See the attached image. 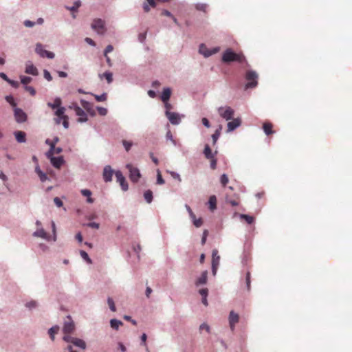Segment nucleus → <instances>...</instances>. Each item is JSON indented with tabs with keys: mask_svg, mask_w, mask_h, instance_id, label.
<instances>
[{
	"mask_svg": "<svg viewBox=\"0 0 352 352\" xmlns=\"http://www.w3.org/2000/svg\"><path fill=\"white\" fill-rule=\"evenodd\" d=\"M217 52V49H214L212 52L209 51L204 44H201L199 46V52L202 54L205 57H208L211 56L212 54L216 53Z\"/></svg>",
	"mask_w": 352,
	"mask_h": 352,
	"instance_id": "nucleus-21",
	"label": "nucleus"
},
{
	"mask_svg": "<svg viewBox=\"0 0 352 352\" xmlns=\"http://www.w3.org/2000/svg\"><path fill=\"white\" fill-rule=\"evenodd\" d=\"M207 8L208 5L205 3H197L196 5V8L200 11L206 12Z\"/></svg>",
	"mask_w": 352,
	"mask_h": 352,
	"instance_id": "nucleus-49",
	"label": "nucleus"
},
{
	"mask_svg": "<svg viewBox=\"0 0 352 352\" xmlns=\"http://www.w3.org/2000/svg\"><path fill=\"white\" fill-rule=\"evenodd\" d=\"M91 28L99 34H104L106 32L104 21L100 19H96L91 23Z\"/></svg>",
	"mask_w": 352,
	"mask_h": 352,
	"instance_id": "nucleus-6",
	"label": "nucleus"
},
{
	"mask_svg": "<svg viewBox=\"0 0 352 352\" xmlns=\"http://www.w3.org/2000/svg\"><path fill=\"white\" fill-rule=\"evenodd\" d=\"M258 74L256 72L252 70H248L245 74V80L248 81L245 85V89L254 88L258 84Z\"/></svg>",
	"mask_w": 352,
	"mask_h": 352,
	"instance_id": "nucleus-3",
	"label": "nucleus"
},
{
	"mask_svg": "<svg viewBox=\"0 0 352 352\" xmlns=\"http://www.w3.org/2000/svg\"><path fill=\"white\" fill-rule=\"evenodd\" d=\"M205 330L208 333L210 332V328L206 323H203L199 326V331H201Z\"/></svg>",
	"mask_w": 352,
	"mask_h": 352,
	"instance_id": "nucleus-52",
	"label": "nucleus"
},
{
	"mask_svg": "<svg viewBox=\"0 0 352 352\" xmlns=\"http://www.w3.org/2000/svg\"><path fill=\"white\" fill-rule=\"evenodd\" d=\"M44 77H45V79H47L48 81H50V80H52V76H51L50 73L48 71H47V70H45V71H44Z\"/></svg>",
	"mask_w": 352,
	"mask_h": 352,
	"instance_id": "nucleus-63",
	"label": "nucleus"
},
{
	"mask_svg": "<svg viewBox=\"0 0 352 352\" xmlns=\"http://www.w3.org/2000/svg\"><path fill=\"white\" fill-rule=\"evenodd\" d=\"M241 120L240 118H235L233 119L232 121H230L227 126V132H231L234 131L235 129H236L238 126L241 125Z\"/></svg>",
	"mask_w": 352,
	"mask_h": 352,
	"instance_id": "nucleus-17",
	"label": "nucleus"
},
{
	"mask_svg": "<svg viewBox=\"0 0 352 352\" xmlns=\"http://www.w3.org/2000/svg\"><path fill=\"white\" fill-rule=\"evenodd\" d=\"M204 154L206 159H210L215 156L217 151L213 153L209 145L206 144L204 150Z\"/></svg>",
	"mask_w": 352,
	"mask_h": 352,
	"instance_id": "nucleus-25",
	"label": "nucleus"
},
{
	"mask_svg": "<svg viewBox=\"0 0 352 352\" xmlns=\"http://www.w3.org/2000/svg\"><path fill=\"white\" fill-rule=\"evenodd\" d=\"M16 140L19 143L25 142L26 140L25 133L23 131H18L14 133Z\"/></svg>",
	"mask_w": 352,
	"mask_h": 352,
	"instance_id": "nucleus-26",
	"label": "nucleus"
},
{
	"mask_svg": "<svg viewBox=\"0 0 352 352\" xmlns=\"http://www.w3.org/2000/svg\"><path fill=\"white\" fill-rule=\"evenodd\" d=\"M207 280H208V272L207 271H204L202 272L201 275L200 276V277H199L196 281H195V285L196 286H199L201 285H204L207 283Z\"/></svg>",
	"mask_w": 352,
	"mask_h": 352,
	"instance_id": "nucleus-19",
	"label": "nucleus"
},
{
	"mask_svg": "<svg viewBox=\"0 0 352 352\" xmlns=\"http://www.w3.org/2000/svg\"><path fill=\"white\" fill-rule=\"evenodd\" d=\"M62 100L60 98H56L54 102H48L47 106L52 109H58L61 107Z\"/></svg>",
	"mask_w": 352,
	"mask_h": 352,
	"instance_id": "nucleus-28",
	"label": "nucleus"
},
{
	"mask_svg": "<svg viewBox=\"0 0 352 352\" xmlns=\"http://www.w3.org/2000/svg\"><path fill=\"white\" fill-rule=\"evenodd\" d=\"M35 172L37 173L42 182H45L48 179L47 175L40 169L39 166L35 168Z\"/></svg>",
	"mask_w": 352,
	"mask_h": 352,
	"instance_id": "nucleus-31",
	"label": "nucleus"
},
{
	"mask_svg": "<svg viewBox=\"0 0 352 352\" xmlns=\"http://www.w3.org/2000/svg\"><path fill=\"white\" fill-rule=\"evenodd\" d=\"M24 25L28 28H32L34 25L35 23L30 20H25L23 23Z\"/></svg>",
	"mask_w": 352,
	"mask_h": 352,
	"instance_id": "nucleus-61",
	"label": "nucleus"
},
{
	"mask_svg": "<svg viewBox=\"0 0 352 352\" xmlns=\"http://www.w3.org/2000/svg\"><path fill=\"white\" fill-rule=\"evenodd\" d=\"M54 202L58 207H61L63 206V201L58 197H55L54 199Z\"/></svg>",
	"mask_w": 352,
	"mask_h": 352,
	"instance_id": "nucleus-60",
	"label": "nucleus"
},
{
	"mask_svg": "<svg viewBox=\"0 0 352 352\" xmlns=\"http://www.w3.org/2000/svg\"><path fill=\"white\" fill-rule=\"evenodd\" d=\"M272 129L273 124L271 122H265L263 123V129L267 135H270L274 133L275 131Z\"/></svg>",
	"mask_w": 352,
	"mask_h": 352,
	"instance_id": "nucleus-20",
	"label": "nucleus"
},
{
	"mask_svg": "<svg viewBox=\"0 0 352 352\" xmlns=\"http://www.w3.org/2000/svg\"><path fill=\"white\" fill-rule=\"evenodd\" d=\"M81 194H82L83 196H85V197H87V201L88 203L92 204V203L94 201V199H92V198L91 197V194H92V193H91V190H88V189H82V190H81Z\"/></svg>",
	"mask_w": 352,
	"mask_h": 352,
	"instance_id": "nucleus-32",
	"label": "nucleus"
},
{
	"mask_svg": "<svg viewBox=\"0 0 352 352\" xmlns=\"http://www.w3.org/2000/svg\"><path fill=\"white\" fill-rule=\"evenodd\" d=\"M25 89L26 91L29 92L32 96H34L36 94V91L34 88L31 86H25Z\"/></svg>",
	"mask_w": 352,
	"mask_h": 352,
	"instance_id": "nucleus-53",
	"label": "nucleus"
},
{
	"mask_svg": "<svg viewBox=\"0 0 352 352\" xmlns=\"http://www.w3.org/2000/svg\"><path fill=\"white\" fill-rule=\"evenodd\" d=\"M222 129V126L220 125L219 128L214 131V133L212 135L213 144H215L217 140L219 139L221 135V131Z\"/></svg>",
	"mask_w": 352,
	"mask_h": 352,
	"instance_id": "nucleus-34",
	"label": "nucleus"
},
{
	"mask_svg": "<svg viewBox=\"0 0 352 352\" xmlns=\"http://www.w3.org/2000/svg\"><path fill=\"white\" fill-rule=\"evenodd\" d=\"M122 144L126 151H129L132 146V143L126 140H123Z\"/></svg>",
	"mask_w": 352,
	"mask_h": 352,
	"instance_id": "nucleus-56",
	"label": "nucleus"
},
{
	"mask_svg": "<svg viewBox=\"0 0 352 352\" xmlns=\"http://www.w3.org/2000/svg\"><path fill=\"white\" fill-rule=\"evenodd\" d=\"M80 254L81 256V257L85 259V261H87V263H91V260L90 259V258L89 257V255L88 254L84 251V250H81L80 252Z\"/></svg>",
	"mask_w": 352,
	"mask_h": 352,
	"instance_id": "nucleus-47",
	"label": "nucleus"
},
{
	"mask_svg": "<svg viewBox=\"0 0 352 352\" xmlns=\"http://www.w3.org/2000/svg\"><path fill=\"white\" fill-rule=\"evenodd\" d=\"M240 218L241 219H244L248 224H252L254 221V219L253 217L248 215V214H240Z\"/></svg>",
	"mask_w": 352,
	"mask_h": 352,
	"instance_id": "nucleus-39",
	"label": "nucleus"
},
{
	"mask_svg": "<svg viewBox=\"0 0 352 352\" xmlns=\"http://www.w3.org/2000/svg\"><path fill=\"white\" fill-rule=\"evenodd\" d=\"M8 82L13 87L17 88L19 86V83L17 81H14L12 80H9Z\"/></svg>",
	"mask_w": 352,
	"mask_h": 352,
	"instance_id": "nucleus-64",
	"label": "nucleus"
},
{
	"mask_svg": "<svg viewBox=\"0 0 352 352\" xmlns=\"http://www.w3.org/2000/svg\"><path fill=\"white\" fill-rule=\"evenodd\" d=\"M62 100L60 98H56L54 102H48L47 106L52 109H58L61 107Z\"/></svg>",
	"mask_w": 352,
	"mask_h": 352,
	"instance_id": "nucleus-27",
	"label": "nucleus"
},
{
	"mask_svg": "<svg viewBox=\"0 0 352 352\" xmlns=\"http://www.w3.org/2000/svg\"><path fill=\"white\" fill-rule=\"evenodd\" d=\"M171 90L170 88H164L161 96V100L164 102H168L170 98Z\"/></svg>",
	"mask_w": 352,
	"mask_h": 352,
	"instance_id": "nucleus-24",
	"label": "nucleus"
},
{
	"mask_svg": "<svg viewBox=\"0 0 352 352\" xmlns=\"http://www.w3.org/2000/svg\"><path fill=\"white\" fill-rule=\"evenodd\" d=\"M203 223V221L201 218L198 219H195L194 221H193V224L197 227V228H199L200 227Z\"/></svg>",
	"mask_w": 352,
	"mask_h": 352,
	"instance_id": "nucleus-59",
	"label": "nucleus"
},
{
	"mask_svg": "<svg viewBox=\"0 0 352 352\" xmlns=\"http://www.w3.org/2000/svg\"><path fill=\"white\" fill-rule=\"evenodd\" d=\"M239 314H236L234 311H231L230 312L229 315V324L230 327L233 331L235 329V324L239 322Z\"/></svg>",
	"mask_w": 352,
	"mask_h": 352,
	"instance_id": "nucleus-13",
	"label": "nucleus"
},
{
	"mask_svg": "<svg viewBox=\"0 0 352 352\" xmlns=\"http://www.w3.org/2000/svg\"><path fill=\"white\" fill-rule=\"evenodd\" d=\"M220 263V256L217 250H213L212 253V272L214 276L216 275Z\"/></svg>",
	"mask_w": 352,
	"mask_h": 352,
	"instance_id": "nucleus-8",
	"label": "nucleus"
},
{
	"mask_svg": "<svg viewBox=\"0 0 352 352\" xmlns=\"http://www.w3.org/2000/svg\"><path fill=\"white\" fill-rule=\"evenodd\" d=\"M97 110H98V113L100 116H106L107 113V109L106 108H104V107H97Z\"/></svg>",
	"mask_w": 352,
	"mask_h": 352,
	"instance_id": "nucleus-54",
	"label": "nucleus"
},
{
	"mask_svg": "<svg viewBox=\"0 0 352 352\" xmlns=\"http://www.w3.org/2000/svg\"><path fill=\"white\" fill-rule=\"evenodd\" d=\"M61 152H62V148H61L56 147L54 146V148H52V147H50L48 155L50 156V155H54V154H59Z\"/></svg>",
	"mask_w": 352,
	"mask_h": 352,
	"instance_id": "nucleus-43",
	"label": "nucleus"
},
{
	"mask_svg": "<svg viewBox=\"0 0 352 352\" xmlns=\"http://www.w3.org/2000/svg\"><path fill=\"white\" fill-rule=\"evenodd\" d=\"M250 278H251L250 272H248L246 273V276H245V283H246V289L248 292L250 290V283H251Z\"/></svg>",
	"mask_w": 352,
	"mask_h": 352,
	"instance_id": "nucleus-42",
	"label": "nucleus"
},
{
	"mask_svg": "<svg viewBox=\"0 0 352 352\" xmlns=\"http://www.w3.org/2000/svg\"><path fill=\"white\" fill-rule=\"evenodd\" d=\"M6 101L10 103L12 107H15L16 104L14 101V98L12 96H7L6 97Z\"/></svg>",
	"mask_w": 352,
	"mask_h": 352,
	"instance_id": "nucleus-50",
	"label": "nucleus"
},
{
	"mask_svg": "<svg viewBox=\"0 0 352 352\" xmlns=\"http://www.w3.org/2000/svg\"><path fill=\"white\" fill-rule=\"evenodd\" d=\"M219 115L226 120H231L234 115V111L230 107H220L218 109Z\"/></svg>",
	"mask_w": 352,
	"mask_h": 352,
	"instance_id": "nucleus-9",
	"label": "nucleus"
},
{
	"mask_svg": "<svg viewBox=\"0 0 352 352\" xmlns=\"http://www.w3.org/2000/svg\"><path fill=\"white\" fill-rule=\"evenodd\" d=\"M81 104H82V106L83 107V108L87 110V111L91 116H95L96 115V112H95V110L93 109L91 104L87 102V101H85V100H82L81 101Z\"/></svg>",
	"mask_w": 352,
	"mask_h": 352,
	"instance_id": "nucleus-22",
	"label": "nucleus"
},
{
	"mask_svg": "<svg viewBox=\"0 0 352 352\" xmlns=\"http://www.w3.org/2000/svg\"><path fill=\"white\" fill-rule=\"evenodd\" d=\"M63 339L65 342L72 343L74 346L79 347L82 349H86L87 345L85 342L80 338H74L70 335H65Z\"/></svg>",
	"mask_w": 352,
	"mask_h": 352,
	"instance_id": "nucleus-4",
	"label": "nucleus"
},
{
	"mask_svg": "<svg viewBox=\"0 0 352 352\" xmlns=\"http://www.w3.org/2000/svg\"><path fill=\"white\" fill-rule=\"evenodd\" d=\"M229 179L228 177L226 174H223L220 177V182L223 186H226L228 183Z\"/></svg>",
	"mask_w": 352,
	"mask_h": 352,
	"instance_id": "nucleus-45",
	"label": "nucleus"
},
{
	"mask_svg": "<svg viewBox=\"0 0 352 352\" xmlns=\"http://www.w3.org/2000/svg\"><path fill=\"white\" fill-rule=\"evenodd\" d=\"M94 96L98 102H104L107 99V94L106 93H103L100 96L94 94Z\"/></svg>",
	"mask_w": 352,
	"mask_h": 352,
	"instance_id": "nucleus-41",
	"label": "nucleus"
},
{
	"mask_svg": "<svg viewBox=\"0 0 352 352\" xmlns=\"http://www.w3.org/2000/svg\"><path fill=\"white\" fill-rule=\"evenodd\" d=\"M14 117L16 121L19 123L24 122L27 119L26 113L19 108L14 109Z\"/></svg>",
	"mask_w": 352,
	"mask_h": 352,
	"instance_id": "nucleus-14",
	"label": "nucleus"
},
{
	"mask_svg": "<svg viewBox=\"0 0 352 352\" xmlns=\"http://www.w3.org/2000/svg\"><path fill=\"white\" fill-rule=\"evenodd\" d=\"M81 6V2L80 0H78L74 3V6L72 7H67V9L72 11V12H75L78 10V8Z\"/></svg>",
	"mask_w": 352,
	"mask_h": 352,
	"instance_id": "nucleus-40",
	"label": "nucleus"
},
{
	"mask_svg": "<svg viewBox=\"0 0 352 352\" xmlns=\"http://www.w3.org/2000/svg\"><path fill=\"white\" fill-rule=\"evenodd\" d=\"M199 293L203 298L207 297L208 294V289L207 288L201 289H199Z\"/></svg>",
	"mask_w": 352,
	"mask_h": 352,
	"instance_id": "nucleus-55",
	"label": "nucleus"
},
{
	"mask_svg": "<svg viewBox=\"0 0 352 352\" xmlns=\"http://www.w3.org/2000/svg\"><path fill=\"white\" fill-rule=\"evenodd\" d=\"M68 321H65L63 326V333L65 335H69L75 329L74 323L72 321L70 316L67 317Z\"/></svg>",
	"mask_w": 352,
	"mask_h": 352,
	"instance_id": "nucleus-12",
	"label": "nucleus"
},
{
	"mask_svg": "<svg viewBox=\"0 0 352 352\" xmlns=\"http://www.w3.org/2000/svg\"><path fill=\"white\" fill-rule=\"evenodd\" d=\"M208 234V230H205L203 232V236L201 239V244L202 245L205 244Z\"/></svg>",
	"mask_w": 352,
	"mask_h": 352,
	"instance_id": "nucleus-62",
	"label": "nucleus"
},
{
	"mask_svg": "<svg viewBox=\"0 0 352 352\" xmlns=\"http://www.w3.org/2000/svg\"><path fill=\"white\" fill-rule=\"evenodd\" d=\"M226 201L232 206H236L239 204V197L237 195H234L233 197L226 195Z\"/></svg>",
	"mask_w": 352,
	"mask_h": 352,
	"instance_id": "nucleus-23",
	"label": "nucleus"
},
{
	"mask_svg": "<svg viewBox=\"0 0 352 352\" xmlns=\"http://www.w3.org/2000/svg\"><path fill=\"white\" fill-rule=\"evenodd\" d=\"M223 63L238 62L242 63L245 61V57L242 53H235L230 48L227 49L222 55Z\"/></svg>",
	"mask_w": 352,
	"mask_h": 352,
	"instance_id": "nucleus-1",
	"label": "nucleus"
},
{
	"mask_svg": "<svg viewBox=\"0 0 352 352\" xmlns=\"http://www.w3.org/2000/svg\"><path fill=\"white\" fill-rule=\"evenodd\" d=\"M59 331V327L54 326L49 329V335L52 341L54 340V335L56 334Z\"/></svg>",
	"mask_w": 352,
	"mask_h": 352,
	"instance_id": "nucleus-36",
	"label": "nucleus"
},
{
	"mask_svg": "<svg viewBox=\"0 0 352 352\" xmlns=\"http://www.w3.org/2000/svg\"><path fill=\"white\" fill-rule=\"evenodd\" d=\"M65 108L62 107L56 109L55 111V115L57 116V118L55 119V122L57 124H60L61 121H63V125L65 129L69 127V118L67 116L65 115Z\"/></svg>",
	"mask_w": 352,
	"mask_h": 352,
	"instance_id": "nucleus-2",
	"label": "nucleus"
},
{
	"mask_svg": "<svg viewBox=\"0 0 352 352\" xmlns=\"http://www.w3.org/2000/svg\"><path fill=\"white\" fill-rule=\"evenodd\" d=\"M157 184L162 185L165 183L164 179L162 178L161 172L160 170H157Z\"/></svg>",
	"mask_w": 352,
	"mask_h": 352,
	"instance_id": "nucleus-46",
	"label": "nucleus"
},
{
	"mask_svg": "<svg viewBox=\"0 0 352 352\" xmlns=\"http://www.w3.org/2000/svg\"><path fill=\"white\" fill-rule=\"evenodd\" d=\"M113 170L110 166H106L103 170V179L105 182H109L112 180Z\"/></svg>",
	"mask_w": 352,
	"mask_h": 352,
	"instance_id": "nucleus-16",
	"label": "nucleus"
},
{
	"mask_svg": "<svg viewBox=\"0 0 352 352\" xmlns=\"http://www.w3.org/2000/svg\"><path fill=\"white\" fill-rule=\"evenodd\" d=\"M166 116L172 124H178L180 121L178 113L166 111Z\"/></svg>",
	"mask_w": 352,
	"mask_h": 352,
	"instance_id": "nucleus-15",
	"label": "nucleus"
},
{
	"mask_svg": "<svg viewBox=\"0 0 352 352\" xmlns=\"http://www.w3.org/2000/svg\"><path fill=\"white\" fill-rule=\"evenodd\" d=\"M166 139L167 140H170L173 143L174 145L176 144L175 141L173 139V135H172V133H171V132L170 131H168L166 133Z\"/></svg>",
	"mask_w": 352,
	"mask_h": 352,
	"instance_id": "nucleus-58",
	"label": "nucleus"
},
{
	"mask_svg": "<svg viewBox=\"0 0 352 352\" xmlns=\"http://www.w3.org/2000/svg\"><path fill=\"white\" fill-rule=\"evenodd\" d=\"M34 236L50 240V236L43 229H38L34 232Z\"/></svg>",
	"mask_w": 352,
	"mask_h": 352,
	"instance_id": "nucleus-30",
	"label": "nucleus"
},
{
	"mask_svg": "<svg viewBox=\"0 0 352 352\" xmlns=\"http://www.w3.org/2000/svg\"><path fill=\"white\" fill-rule=\"evenodd\" d=\"M126 168L129 171L130 180L133 183H137L141 177L140 170L131 164H127Z\"/></svg>",
	"mask_w": 352,
	"mask_h": 352,
	"instance_id": "nucleus-5",
	"label": "nucleus"
},
{
	"mask_svg": "<svg viewBox=\"0 0 352 352\" xmlns=\"http://www.w3.org/2000/svg\"><path fill=\"white\" fill-rule=\"evenodd\" d=\"M35 50L36 52L42 57L46 56L48 58H53L54 57V54L53 52L44 50L43 45L40 43L36 45Z\"/></svg>",
	"mask_w": 352,
	"mask_h": 352,
	"instance_id": "nucleus-11",
	"label": "nucleus"
},
{
	"mask_svg": "<svg viewBox=\"0 0 352 352\" xmlns=\"http://www.w3.org/2000/svg\"><path fill=\"white\" fill-rule=\"evenodd\" d=\"M113 50V47L111 45H109L106 47L104 52V56H107L108 53L111 52Z\"/></svg>",
	"mask_w": 352,
	"mask_h": 352,
	"instance_id": "nucleus-57",
	"label": "nucleus"
},
{
	"mask_svg": "<svg viewBox=\"0 0 352 352\" xmlns=\"http://www.w3.org/2000/svg\"><path fill=\"white\" fill-rule=\"evenodd\" d=\"M209 207L210 209L212 211L216 208L217 205V199L214 195L210 196L209 199Z\"/></svg>",
	"mask_w": 352,
	"mask_h": 352,
	"instance_id": "nucleus-35",
	"label": "nucleus"
},
{
	"mask_svg": "<svg viewBox=\"0 0 352 352\" xmlns=\"http://www.w3.org/2000/svg\"><path fill=\"white\" fill-rule=\"evenodd\" d=\"M111 327L114 329H118L120 326L122 325L120 320L116 319H111L110 321Z\"/></svg>",
	"mask_w": 352,
	"mask_h": 352,
	"instance_id": "nucleus-38",
	"label": "nucleus"
},
{
	"mask_svg": "<svg viewBox=\"0 0 352 352\" xmlns=\"http://www.w3.org/2000/svg\"><path fill=\"white\" fill-rule=\"evenodd\" d=\"M117 182L120 184L122 190L126 191L129 188L128 183L126 181L125 177L122 175V172L118 170L115 173Z\"/></svg>",
	"mask_w": 352,
	"mask_h": 352,
	"instance_id": "nucleus-10",
	"label": "nucleus"
},
{
	"mask_svg": "<svg viewBox=\"0 0 352 352\" xmlns=\"http://www.w3.org/2000/svg\"><path fill=\"white\" fill-rule=\"evenodd\" d=\"M210 162V168L212 170L216 169L217 168V159L215 158V156L212 158L208 159Z\"/></svg>",
	"mask_w": 352,
	"mask_h": 352,
	"instance_id": "nucleus-51",
	"label": "nucleus"
},
{
	"mask_svg": "<svg viewBox=\"0 0 352 352\" xmlns=\"http://www.w3.org/2000/svg\"><path fill=\"white\" fill-rule=\"evenodd\" d=\"M107 303H108V305L109 307V309L112 311H116V305H115V303H114V301L113 300L109 297L108 299H107Z\"/></svg>",
	"mask_w": 352,
	"mask_h": 352,
	"instance_id": "nucleus-44",
	"label": "nucleus"
},
{
	"mask_svg": "<svg viewBox=\"0 0 352 352\" xmlns=\"http://www.w3.org/2000/svg\"><path fill=\"white\" fill-rule=\"evenodd\" d=\"M70 109H73L75 111L76 116L79 118L78 121L80 122H84L87 120V116L82 109L78 107L76 104H72L69 106Z\"/></svg>",
	"mask_w": 352,
	"mask_h": 352,
	"instance_id": "nucleus-7",
	"label": "nucleus"
},
{
	"mask_svg": "<svg viewBox=\"0 0 352 352\" xmlns=\"http://www.w3.org/2000/svg\"><path fill=\"white\" fill-rule=\"evenodd\" d=\"M25 73L32 74L33 76H36L38 74V71L36 67H34L32 64H27L25 67Z\"/></svg>",
	"mask_w": 352,
	"mask_h": 352,
	"instance_id": "nucleus-29",
	"label": "nucleus"
},
{
	"mask_svg": "<svg viewBox=\"0 0 352 352\" xmlns=\"http://www.w3.org/2000/svg\"><path fill=\"white\" fill-rule=\"evenodd\" d=\"M32 81V78L28 76H21V82L22 84L25 85V86H28L27 85L29 84Z\"/></svg>",
	"mask_w": 352,
	"mask_h": 352,
	"instance_id": "nucleus-48",
	"label": "nucleus"
},
{
	"mask_svg": "<svg viewBox=\"0 0 352 352\" xmlns=\"http://www.w3.org/2000/svg\"><path fill=\"white\" fill-rule=\"evenodd\" d=\"M99 77L100 79L104 78L109 84L113 81V74L110 72H106L102 74H99Z\"/></svg>",
	"mask_w": 352,
	"mask_h": 352,
	"instance_id": "nucleus-33",
	"label": "nucleus"
},
{
	"mask_svg": "<svg viewBox=\"0 0 352 352\" xmlns=\"http://www.w3.org/2000/svg\"><path fill=\"white\" fill-rule=\"evenodd\" d=\"M51 164L54 167L56 168H60L61 166L64 163V160L62 156L60 157H50Z\"/></svg>",
	"mask_w": 352,
	"mask_h": 352,
	"instance_id": "nucleus-18",
	"label": "nucleus"
},
{
	"mask_svg": "<svg viewBox=\"0 0 352 352\" xmlns=\"http://www.w3.org/2000/svg\"><path fill=\"white\" fill-rule=\"evenodd\" d=\"M144 197L147 203H151L153 200V192L151 190H146L144 193Z\"/></svg>",
	"mask_w": 352,
	"mask_h": 352,
	"instance_id": "nucleus-37",
	"label": "nucleus"
}]
</instances>
